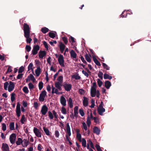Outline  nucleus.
<instances>
[{
  "instance_id": "1",
  "label": "nucleus",
  "mask_w": 151,
  "mask_h": 151,
  "mask_svg": "<svg viewBox=\"0 0 151 151\" xmlns=\"http://www.w3.org/2000/svg\"><path fill=\"white\" fill-rule=\"evenodd\" d=\"M24 35L30 34V28L29 25L26 23L23 24Z\"/></svg>"
},
{
  "instance_id": "2",
  "label": "nucleus",
  "mask_w": 151,
  "mask_h": 151,
  "mask_svg": "<svg viewBox=\"0 0 151 151\" xmlns=\"http://www.w3.org/2000/svg\"><path fill=\"white\" fill-rule=\"evenodd\" d=\"M58 61L59 64L61 66L63 67H64L65 66L64 57L61 54L60 55L58 59Z\"/></svg>"
},
{
  "instance_id": "3",
  "label": "nucleus",
  "mask_w": 151,
  "mask_h": 151,
  "mask_svg": "<svg viewBox=\"0 0 151 151\" xmlns=\"http://www.w3.org/2000/svg\"><path fill=\"white\" fill-rule=\"evenodd\" d=\"M47 95V92L45 91H42L40 94L39 98V100L40 101H44L45 98Z\"/></svg>"
},
{
  "instance_id": "4",
  "label": "nucleus",
  "mask_w": 151,
  "mask_h": 151,
  "mask_svg": "<svg viewBox=\"0 0 151 151\" xmlns=\"http://www.w3.org/2000/svg\"><path fill=\"white\" fill-rule=\"evenodd\" d=\"M40 49V46L38 45H34L32 50V53L33 55L37 54L38 51Z\"/></svg>"
},
{
  "instance_id": "5",
  "label": "nucleus",
  "mask_w": 151,
  "mask_h": 151,
  "mask_svg": "<svg viewBox=\"0 0 151 151\" xmlns=\"http://www.w3.org/2000/svg\"><path fill=\"white\" fill-rule=\"evenodd\" d=\"M16 137V134L15 133H12L10 136L9 140L12 144L14 143Z\"/></svg>"
},
{
  "instance_id": "6",
  "label": "nucleus",
  "mask_w": 151,
  "mask_h": 151,
  "mask_svg": "<svg viewBox=\"0 0 151 151\" xmlns=\"http://www.w3.org/2000/svg\"><path fill=\"white\" fill-rule=\"evenodd\" d=\"M48 108L45 105H43L41 108V112L43 115H45L48 111Z\"/></svg>"
},
{
  "instance_id": "7",
  "label": "nucleus",
  "mask_w": 151,
  "mask_h": 151,
  "mask_svg": "<svg viewBox=\"0 0 151 151\" xmlns=\"http://www.w3.org/2000/svg\"><path fill=\"white\" fill-rule=\"evenodd\" d=\"M33 132L36 136L38 137H41V134L39 130L36 127H34Z\"/></svg>"
},
{
  "instance_id": "8",
  "label": "nucleus",
  "mask_w": 151,
  "mask_h": 151,
  "mask_svg": "<svg viewBox=\"0 0 151 151\" xmlns=\"http://www.w3.org/2000/svg\"><path fill=\"white\" fill-rule=\"evenodd\" d=\"M63 86L65 90L67 91H70L72 88V85L70 84L65 83L63 85Z\"/></svg>"
},
{
  "instance_id": "9",
  "label": "nucleus",
  "mask_w": 151,
  "mask_h": 151,
  "mask_svg": "<svg viewBox=\"0 0 151 151\" xmlns=\"http://www.w3.org/2000/svg\"><path fill=\"white\" fill-rule=\"evenodd\" d=\"M9 85L8 86V91L9 92H11L14 89L15 87V85L14 83L12 81H10Z\"/></svg>"
},
{
  "instance_id": "10",
  "label": "nucleus",
  "mask_w": 151,
  "mask_h": 151,
  "mask_svg": "<svg viewBox=\"0 0 151 151\" xmlns=\"http://www.w3.org/2000/svg\"><path fill=\"white\" fill-rule=\"evenodd\" d=\"M60 102L61 104L63 106H65L66 105V101L65 97L62 96L60 99Z\"/></svg>"
},
{
  "instance_id": "11",
  "label": "nucleus",
  "mask_w": 151,
  "mask_h": 151,
  "mask_svg": "<svg viewBox=\"0 0 151 151\" xmlns=\"http://www.w3.org/2000/svg\"><path fill=\"white\" fill-rule=\"evenodd\" d=\"M2 150L3 151H9V148L8 145L6 144L3 143L2 145Z\"/></svg>"
},
{
  "instance_id": "12",
  "label": "nucleus",
  "mask_w": 151,
  "mask_h": 151,
  "mask_svg": "<svg viewBox=\"0 0 151 151\" xmlns=\"http://www.w3.org/2000/svg\"><path fill=\"white\" fill-rule=\"evenodd\" d=\"M46 54V52L45 51L40 50L39 52V57L40 58L42 59Z\"/></svg>"
},
{
  "instance_id": "13",
  "label": "nucleus",
  "mask_w": 151,
  "mask_h": 151,
  "mask_svg": "<svg viewBox=\"0 0 151 151\" xmlns=\"http://www.w3.org/2000/svg\"><path fill=\"white\" fill-rule=\"evenodd\" d=\"M59 48L60 50L61 53H63L65 50V46L62 42H60V43Z\"/></svg>"
},
{
  "instance_id": "14",
  "label": "nucleus",
  "mask_w": 151,
  "mask_h": 151,
  "mask_svg": "<svg viewBox=\"0 0 151 151\" xmlns=\"http://www.w3.org/2000/svg\"><path fill=\"white\" fill-rule=\"evenodd\" d=\"M66 130L69 136H70L71 135V133L70 132V129L69 124V123H68L66 125Z\"/></svg>"
},
{
  "instance_id": "15",
  "label": "nucleus",
  "mask_w": 151,
  "mask_h": 151,
  "mask_svg": "<svg viewBox=\"0 0 151 151\" xmlns=\"http://www.w3.org/2000/svg\"><path fill=\"white\" fill-rule=\"evenodd\" d=\"M97 111L99 115L102 116L103 115V112L105 111V109L104 108H98Z\"/></svg>"
},
{
  "instance_id": "16",
  "label": "nucleus",
  "mask_w": 151,
  "mask_h": 151,
  "mask_svg": "<svg viewBox=\"0 0 151 151\" xmlns=\"http://www.w3.org/2000/svg\"><path fill=\"white\" fill-rule=\"evenodd\" d=\"M55 87L59 90H62L61 87L62 86L61 83H60L59 82H56L55 83Z\"/></svg>"
},
{
  "instance_id": "17",
  "label": "nucleus",
  "mask_w": 151,
  "mask_h": 151,
  "mask_svg": "<svg viewBox=\"0 0 151 151\" xmlns=\"http://www.w3.org/2000/svg\"><path fill=\"white\" fill-rule=\"evenodd\" d=\"M24 37L26 38V41L27 43H30L32 41V39L30 38V34L24 35Z\"/></svg>"
},
{
  "instance_id": "18",
  "label": "nucleus",
  "mask_w": 151,
  "mask_h": 151,
  "mask_svg": "<svg viewBox=\"0 0 151 151\" xmlns=\"http://www.w3.org/2000/svg\"><path fill=\"white\" fill-rule=\"evenodd\" d=\"M70 56L71 58L75 59L76 58L77 54L73 50H71L70 52Z\"/></svg>"
},
{
  "instance_id": "19",
  "label": "nucleus",
  "mask_w": 151,
  "mask_h": 151,
  "mask_svg": "<svg viewBox=\"0 0 151 151\" xmlns=\"http://www.w3.org/2000/svg\"><path fill=\"white\" fill-rule=\"evenodd\" d=\"M83 105L85 106H87L88 104V99L86 97H83Z\"/></svg>"
},
{
  "instance_id": "20",
  "label": "nucleus",
  "mask_w": 151,
  "mask_h": 151,
  "mask_svg": "<svg viewBox=\"0 0 151 151\" xmlns=\"http://www.w3.org/2000/svg\"><path fill=\"white\" fill-rule=\"evenodd\" d=\"M96 89H91V95L92 97H95L96 94Z\"/></svg>"
},
{
  "instance_id": "21",
  "label": "nucleus",
  "mask_w": 151,
  "mask_h": 151,
  "mask_svg": "<svg viewBox=\"0 0 151 151\" xmlns=\"http://www.w3.org/2000/svg\"><path fill=\"white\" fill-rule=\"evenodd\" d=\"M93 132L97 135H99L100 133V130L97 127H95L93 128Z\"/></svg>"
},
{
  "instance_id": "22",
  "label": "nucleus",
  "mask_w": 151,
  "mask_h": 151,
  "mask_svg": "<svg viewBox=\"0 0 151 151\" xmlns=\"http://www.w3.org/2000/svg\"><path fill=\"white\" fill-rule=\"evenodd\" d=\"M111 83L110 81H106L105 82V86L107 89H109L111 86Z\"/></svg>"
},
{
  "instance_id": "23",
  "label": "nucleus",
  "mask_w": 151,
  "mask_h": 151,
  "mask_svg": "<svg viewBox=\"0 0 151 151\" xmlns=\"http://www.w3.org/2000/svg\"><path fill=\"white\" fill-rule=\"evenodd\" d=\"M35 73L37 76H38L41 73V69L40 66L37 67L35 70Z\"/></svg>"
},
{
  "instance_id": "24",
  "label": "nucleus",
  "mask_w": 151,
  "mask_h": 151,
  "mask_svg": "<svg viewBox=\"0 0 151 151\" xmlns=\"http://www.w3.org/2000/svg\"><path fill=\"white\" fill-rule=\"evenodd\" d=\"M78 107L77 106H76L74 108V114L75 116L77 118L78 116Z\"/></svg>"
},
{
  "instance_id": "25",
  "label": "nucleus",
  "mask_w": 151,
  "mask_h": 151,
  "mask_svg": "<svg viewBox=\"0 0 151 151\" xmlns=\"http://www.w3.org/2000/svg\"><path fill=\"white\" fill-rule=\"evenodd\" d=\"M43 130L46 134L48 136L50 135V132L49 131V129L45 127H43Z\"/></svg>"
},
{
  "instance_id": "26",
  "label": "nucleus",
  "mask_w": 151,
  "mask_h": 151,
  "mask_svg": "<svg viewBox=\"0 0 151 151\" xmlns=\"http://www.w3.org/2000/svg\"><path fill=\"white\" fill-rule=\"evenodd\" d=\"M104 79H109L111 80L112 78V77L109 76L106 73H104Z\"/></svg>"
},
{
  "instance_id": "27",
  "label": "nucleus",
  "mask_w": 151,
  "mask_h": 151,
  "mask_svg": "<svg viewBox=\"0 0 151 151\" xmlns=\"http://www.w3.org/2000/svg\"><path fill=\"white\" fill-rule=\"evenodd\" d=\"M68 103L70 108H72L73 107V103L72 100L71 98H69L68 101Z\"/></svg>"
},
{
  "instance_id": "28",
  "label": "nucleus",
  "mask_w": 151,
  "mask_h": 151,
  "mask_svg": "<svg viewBox=\"0 0 151 151\" xmlns=\"http://www.w3.org/2000/svg\"><path fill=\"white\" fill-rule=\"evenodd\" d=\"M93 59L94 62L98 66H101V64L98 61L96 58L93 57Z\"/></svg>"
},
{
  "instance_id": "29",
  "label": "nucleus",
  "mask_w": 151,
  "mask_h": 151,
  "mask_svg": "<svg viewBox=\"0 0 151 151\" xmlns=\"http://www.w3.org/2000/svg\"><path fill=\"white\" fill-rule=\"evenodd\" d=\"M49 30V29L46 27H44L41 29V31L44 34H45Z\"/></svg>"
},
{
  "instance_id": "30",
  "label": "nucleus",
  "mask_w": 151,
  "mask_h": 151,
  "mask_svg": "<svg viewBox=\"0 0 151 151\" xmlns=\"http://www.w3.org/2000/svg\"><path fill=\"white\" fill-rule=\"evenodd\" d=\"M9 129L11 130H14V123L12 122L10 123L9 125Z\"/></svg>"
},
{
  "instance_id": "31",
  "label": "nucleus",
  "mask_w": 151,
  "mask_h": 151,
  "mask_svg": "<svg viewBox=\"0 0 151 151\" xmlns=\"http://www.w3.org/2000/svg\"><path fill=\"white\" fill-rule=\"evenodd\" d=\"M23 142V140L20 138H18L17 139V140L16 142V144L17 145H20Z\"/></svg>"
},
{
  "instance_id": "32",
  "label": "nucleus",
  "mask_w": 151,
  "mask_h": 151,
  "mask_svg": "<svg viewBox=\"0 0 151 151\" xmlns=\"http://www.w3.org/2000/svg\"><path fill=\"white\" fill-rule=\"evenodd\" d=\"M33 66V64L32 63H30L28 67V71H29L31 70H32V71H33V69L32 68V67ZM32 73L34 74L33 72H32Z\"/></svg>"
},
{
  "instance_id": "33",
  "label": "nucleus",
  "mask_w": 151,
  "mask_h": 151,
  "mask_svg": "<svg viewBox=\"0 0 151 151\" xmlns=\"http://www.w3.org/2000/svg\"><path fill=\"white\" fill-rule=\"evenodd\" d=\"M15 94L14 93H13L11 94V99L12 102H13L15 100Z\"/></svg>"
},
{
  "instance_id": "34",
  "label": "nucleus",
  "mask_w": 151,
  "mask_h": 151,
  "mask_svg": "<svg viewBox=\"0 0 151 151\" xmlns=\"http://www.w3.org/2000/svg\"><path fill=\"white\" fill-rule=\"evenodd\" d=\"M28 78L29 79L31 80L33 82H34L35 80V79L34 76L31 74H30V76L28 77Z\"/></svg>"
},
{
  "instance_id": "35",
  "label": "nucleus",
  "mask_w": 151,
  "mask_h": 151,
  "mask_svg": "<svg viewBox=\"0 0 151 151\" xmlns=\"http://www.w3.org/2000/svg\"><path fill=\"white\" fill-rule=\"evenodd\" d=\"M85 58L86 60L87 61V62H91V59L90 57L87 54H86L85 55Z\"/></svg>"
},
{
  "instance_id": "36",
  "label": "nucleus",
  "mask_w": 151,
  "mask_h": 151,
  "mask_svg": "<svg viewBox=\"0 0 151 151\" xmlns=\"http://www.w3.org/2000/svg\"><path fill=\"white\" fill-rule=\"evenodd\" d=\"M86 123L87 124L88 126V127H90V125L91 124V120L89 116H88L87 118Z\"/></svg>"
},
{
  "instance_id": "37",
  "label": "nucleus",
  "mask_w": 151,
  "mask_h": 151,
  "mask_svg": "<svg viewBox=\"0 0 151 151\" xmlns=\"http://www.w3.org/2000/svg\"><path fill=\"white\" fill-rule=\"evenodd\" d=\"M102 65L104 68L106 69V70H109L110 69V68L105 63H102Z\"/></svg>"
},
{
  "instance_id": "38",
  "label": "nucleus",
  "mask_w": 151,
  "mask_h": 151,
  "mask_svg": "<svg viewBox=\"0 0 151 151\" xmlns=\"http://www.w3.org/2000/svg\"><path fill=\"white\" fill-rule=\"evenodd\" d=\"M48 35L49 37L52 38H54L55 37V34L53 32H49L48 34Z\"/></svg>"
},
{
  "instance_id": "39",
  "label": "nucleus",
  "mask_w": 151,
  "mask_h": 151,
  "mask_svg": "<svg viewBox=\"0 0 151 151\" xmlns=\"http://www.w3.org/2000/svg\"><path fill=\"white\" fill-rule=\"evenodd\" d=\"M16 115L18 117H19L20 116L21 111L20 109H16Z\"/></svg>"
},
{
  "instance_id": "40",
  "label": "nucleus",
  "mask_w": 151,
  "mask_h": 151,
  "mask_svg": "<svg viewBox=\"0 0 151 151\" xmlns=\"http://www.w3.org/2000/svg\"><path fill=\"white\" fill-rule=\"evenodd\" d=\"M43 83L42 81L40 82L38 84L39 89L40 90H41L43 87Z\"/></svg>"
},
{
  "instance_id": "41",
  "label": "nucleus",
  "mask_w": 151,
  "mask_h": 151,
  "mask_svg": "<svg viewBox=\"0 0 151 151\" xmlns=\"http://www.w3.org/2000/svg\"><path fill=\"white\" fill-rule=\"evenodd\" d=\"M63 76H60L57 79V80L60 83H62L63 82Z\"/></svg>"
},
{
  "instance_id": "42",
  "label": "nucleus",
  "mask_w": 151,
  "mask_h": 151,
  "mask_svg": "<svg viewBox=\"0 0 151 151\" xmlns=\"http://www.w3.org/2000/svg\"><path fill=\"white\" fill-rule=\"evenodd\" d=\"M23 142L25 144V145H23V147H27L28 145V144L29 143V141L27 140V139H24L23 140Z\"/></svg>"
},
{
  "instance_id": "43",
  "label": "nucleus",
  "mask_w": 151,
  "mask_h": 151,
  "mask_svg": "<svg viewBox=\"0 0 151 151\" xmlns=\"http://www.w3.org/2000/svg\"><path fill=\"white\" fill-rule=\"evenodd\" d=\"M24 68L23 66L19 68L18 72L19 73H22L24 71Z\"/></svg>"
},
{
  "instance_id": "44",
  "label": "nucleus",
  "mask_w": 151,
  "mask_h": 151,
  "mask_svg": "<svg viewBox=\"0 0 151 151\" xmlns=\"http://www.w3.org/2000/svg\"><path fill=\"white\" fill-rule=\"evenodd\" d=\"M97 80L99 87H101L103 84V82L99 78Z\"/></svg>"
},
{
  "instance_id": "45",
  "label": "nucleus",
  "mask_w": 151,
  "mask_h": 151,
  "mask_svg": "<svg viewBox=\"0 0 151 151\" xmlns=\"http://www.w3.org/2000/svg\"><path fill=\"white\" fill-rule=\"evenodd\" d=\"M22 90L25 93H28L29 92L28 88L26 86L24 87Z\"/></svg>"
},
{
  "instance_id": "46",
  "label": "nucleus",
  "mask_w": 151,
  "mask_h": 151,
  "mask_svg": "<svg viewBox=\"0 0 151 151\" xmlns=\"http://www.w3.org/2000/svg\"><path fill=\"white\" fill-rule=\"evenodd\" d=\"M98 76L101 79L103 78V73L102 72L99 71L98 74Z\"/></svg>"
},
{
  "instance_id": "47",
  "label": "nucleus",
  "mask_w": 151,
  "mask_h": 151,
  "mask_svg": "<svg viewBox=\"0 0 151 151\" xmlns=\"http://www.w3.org/2000/svg\"><path fill=\"white\" fill-rule=\"evenodd\" d=\"M61 111L62 113L63 114H66V109L63 106L62 107Z\"/></svg>"
},
{
  "instance_id": "48",
  "label": "nucleus",
  "mask_w": 151,
  "mask_h": 151,
  "mask_svg": "<svg viewBox=\"0 0 151 151\" xmlns=\"http://www.w3.org/2000/svg\"><path fill=\"white\" fill-rule=\"evenodd\" d=\"M86 140L83 138L82 139V146L84 147L86 146Z\"/></svg>"
},
{
  "instance_id": "49",
  "label": "nucleus",
  "mask_w": 151,
  "mask_h": 151,
  "mask_svg": "<svg viewBox=\"0 0 151 151\" xmlns=\"http://www.w3.org/2000/svg\"><path fill=\"white\" fill-rule=\"evenodd\" d=\"M48 114L50 119H52L53 118V114L50 111L48 112Z\"/></svg>"
},
{
  "instance_id": "50",
  "label": "nucleus",
  "mask_w": 151,
  "mask_h": 151,
  "mask_svg": "<svg viewBox=\"0 0 151 151\" xmlns=\"http://www.w3.org/2000/svg\"><path fill=\"white\" fill-rule=\"evenodd\" d=\"M69 42H72V43H74L75 42V39L72 36H70L69 39Z\"/></svg>"
},
{
  "instance_id": "51",
  "label": "nucleus",
  "mask_w": 151,
  "mask_h": 151,
  "mask_svg": "<svg viewBox=\"0 0 151 151\" xmlns=\"http://www.w3.org/2000/svg\"><path fill=\"white\" fill-rule=\"evenodd\" d=\"M62 40L65 44H67L68 42V40L66 37H63Z\"/></svg>"
},
{
  "instance_id": "52",
  "label": "nucleus",
  "mask_w": 151,
  "mask_h": 151,
  "mask_svg": "<svg viewBox=\"0 0 151 151\" xmlns=\"http://www.w3.org/2000/svg\"><path fill=\"white\" fill-rule=\"evenodd\" d=\"M8 67V68L7 70V71L6 72V73L7 74L8 73H10L11 72L12 70V67L10 66H7Z\"/></svg>"
},
{
  "instance_id": "53",
  "label": "nucleus",
  "mask_w": 151,
  "mask_h": 151,
  "mask_svg": "<svg viewBox=\"0 0 151 151\" xmlns=\"http://www.w3.org/2000/svg\"><path fill=\"white\" fill-rule=\"evenodd\" d=\"M8 85L9 83L8 82H6L4 83V88L5 90H7Z\"/></svg>"
},
{
  "instance_id": "54",
  "label": "nucleus",
  "mask_w": 151,
  "mask_h": 151,
  "mask_svg": "<svg viewBox=\"0 0 151 151\" xmlns=\"http://www.w3.org/2000/svg\"><path fill=\"white\" fill-rule=\"evenodd\" d=\"M76 137L79 141H81V134H80V133H77Z\"/></svg>"
},
{
  "instance_id": "55",
  "label": "nucleus",
  "mask_w": 151,
  "mask_h": 151,
  "mask_svg": "<svg viewBox=\"0 0 151 151\" xmlns=\"http://www.w3.org/2000/svg\"><path fill=\"white\" fill-rule=\"evenodd\" d=\"M28 86L30 90H32L34 88V86L31 83H30L28 84Z\"/></svg>"
},
{
  "instance_id": "56",
  "label": "nucleus",
  "mask_w": 151,
  "mask_h": 151,
  "mask_svg": "<svg viewBox=\"0 0 151 151\" xmlns=\"http://www.w3.org/2000/svg\"><path fill=\"white\" fill-rule=\"evenodd\" d=\"M2 129L3 131H5L6 129V124L4 123H2Z\"/></svg>"
},
{
  "instance_id": "57",
  "label": "nucleus",
  "mask_w": 151,
  "mask_h": 151,
  "mask_svg": "<svg viewBox=\"0 0 151 151\" xmlns=\"http://www.w3.org/2000/svg\"><path fill=\"white\" fill-rule=\"evenodd\" d=\"M79 113L81 116H84V113L82 109H80L79 110Z\"/></svg>"
},
{
  "instance_id": "58",
  "label": "nucleus",
  "mask_w": 151,
  "mask_h": 151,
  "mask_svg": "<svg viewBox=\"0 0 151 151\" xmlns=\"http://www.w3.org/2000/svg\"><path fill=\"white\" fill-rule=\"evenodd\" d=\"M25 117L24 115H23L20 120V122L22 124H24V122L25 121Z\"/></svg>"
},
{
  "instance_id": "59",
  "label": "nucleus",
  "mask_w": 151,
  "mask_h": 151,
  "mask_svg": "<svg viewBox=\"0 0 151 151\" xmlns=\"http://www.w3.org/2000/svg\"><path fill=\"white\" fill-rule=\"evenodd\" d=\"M23 74L22 73H19L17 77V79H19L22 78L23 77Z\"/></svg>"
},
{
  "instance_id": "60",
  "label": "nucleus",
  "mask_w": 151,
  "mask_h": 151,
  "mask_svg": "<svg viewBox=\"0 0 151 151\" xmlns=\"http://www.w3.org/2000/svg\"><path fill=\"white\" fill-rule=\"evenodd\" d=\"M42 148L43 147L42 145L40 144H38L37 146L38 150L39 151H42Z\"/></svg>"
},
{
  "instance_id": "61",
  "label": "nucleus",
  "mask_w": 151,
  "mask_h": 151,
  "mask_svg": "<svg viewBox=\"0 0 151 151\" xmlns=\"http://www.w3.org/2000/svg\"><path fill=\"white\" fill-rule=\"evenodd\" d=\"M95 147L98 151H102L101 149L100 146L97 144H96Z\"/></svg>"
},
{
  "instance_id": "62",
  "label": "nucleus",
  "mask_w": 151,
  "mask_h": 151,
  "mask_svg": "<svg viewBox=\"0 0 151 151\" xmlns=\"http://www.w3.org/2000/svg\"><path fill=\"white\" fill-rule=\"evenodd\" d=\"M26 50L28 52H29L31 49V47L28 45H27L25 47Z\"/></svg>"
},
{
  "instance_id": "63",
  "label": "nucleus",
  "mask_w": 151,
  "mask_h": 151,
  "mask_svg": "<svg viewBox=\"0 0 151 151\" xmlns=\"http://www.w3.org/2000/svg\"><path fill=\"white\" fill-rule=\"evenodd\" d=\"M52 113L55 118L56 119H57L58 118V115L57 114L56 112L55 111L53 110L52 111Z\"/></svg>"
},
{
  "instance_id": "64",
  "label": "nucleus",
  "mask_w": 151,
  "mask_h": 151,
  "mask_svg": "<svg viewBox=\"0 0 151 151\" xmlns=\"http://www.w3.org/2000/svg\"><path fill=\"white\" fill-rule=\"evenodd\" d=\"M73 77L76 80H80L81 78V77L78 75V74H77L76 75H74Z\"/></svg>"
}]
</instances>
